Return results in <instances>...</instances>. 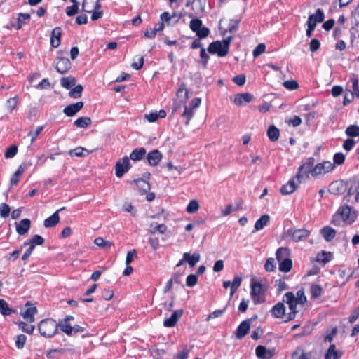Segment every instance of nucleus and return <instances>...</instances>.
Here are the masks:
<instances>
[{"label": "nucleus", "mask_w": 359, "mask_h": 359, "mask_svg": "<svg viewBox=\"0 0 359 359\" xmlns=\"http://www.w3.org/2000/svg\"><path fill=\"white\" fill-rule=\"evenodd\" d=\"M357 218L356 212L349 205L340 206L332 217V224L335 226L350 225Z\"/></svg>", "instance_id": "f257e3e1"}, {"label": "nucleus", "mask_w": 359, "mask_h": 359, "mask_svg": "<svg viewBox=\"0 0 359 359\" xmlns=\"http://www.w3.org/2000/svg\"><path fill=\"white\" fill-rule=\"evenodd\" d=\"M57 327L56 321L51 318L42 320L38 325L41 335L46 338L53 337L57 331Z\"/></svg>", "instance_id": "f03ea898"}, {"label": "nucleus", "mask_w": 359, "mask_h": 359, "mask_svg": "<svg viewBox=\"0 0 359 359\" xmlns=\"http://www.w3.org/2000/svg\"><path fill=\"white\" fill-rule=\"evenodd\" d=\"M315 163L313 157L308 158L305 162L299 168L298 172L295 178L300 183L302 180H306L309 177V174L312 175V170Z\"/></svg>", "instance_id": "7ed1b4c3"}, {"label": "nucleus", "mask_w": 359, "mask_h": 359, "mask_svg": "<svg viewBox=\"0 0 359 359\" xmlns=\"http://www.w3.org/2000/svg\"><path fill=\"white\" fill-rule=\"evenodd\" d=\"M283 302H285L289 306L290 312L286 314L284 322H288L293 320L297 313V306L299 303L294 301V294L292 292H287L283 297Z\"/></svg>", "instance_id": "20e7f679"}, {"label": "nucleus", "mask_w": 359, "mask_h": 359, "mask_svg": "<svg viewBox=\"0 0 359 359\" xmlns=\"http://www.w3.org/2000/svg\"><path fill=\"white\" fill-rule=\"evenodd\" d=\"M310 233V231L306 229H290L287 231V236L294 242L305 241Z\"/></svg>", "instance_id": "39448f33"}, {"label": "nucleus", "mask_w": 359, "mask_h": 359, "mask_svg": "<svg viewBox=\"0 0 359 359\" xmlns=\"http://www.w3.org/2000/svg\"><path fill=\"white\" fill-rule=\"evenodd\" d=\"M131 168L129 158L124 156L119 159L115 165V175L120 178L123 176Z\"/></svg>", "instance_id": "423d86ee"}, {"label": "nucleus", "mask_w": 359, "mask_h": 359, "mask_svg": "<svg viewBox=\"0 0 359 359\" xmlns=\"http://www.w3.org/2000/svg\"><path fill=\"white\" fill-rule=\"evenodd\" d=\"M208 51L211 54H217L220 57L226 56L229 53V50L224 46L221 41L210 43Z\"/></svg>", "instance_id": "0eeeda50"}, {"label": "nucleus", "mask_w": 359, "mask_h": 359, "mask_svg": "<svg viewBox=\"0 0 359 359\" xmlns=\"http://www.w3.org/2000/svg\"><path fill=\"white\" fill-rule=\"evenodd\" d=\"M334 165L330 161H325L316 165L312 170V176L316 177L325 175L334 168Z\"/></svg>", "instance_id": "6e6552de"}, {"label": "nucleus", "mask_w": 359, "mask_h": 359, "mask_svg": "<svg viewBox=\"0 0 359 359\" xmlns=\"http://www.w3.org/2000/svg\"><path fill=\"white\" fill-rule=\"evenodd\" d=\"M53 65L57 72L61 74H65L71 68V62L65 57H57L53 62Z\"/></svg>", "instance_id": "1a4fd4ad"}, {"label": "nucleus", "mask_w": 359, "mask_h": 359, "mask_svg": "<svg viewBox=\"0 0 359 359\" xmlns=\"http://www.w3.org/2000/svg\"><path fill=\"white\" fill-rule=\"evenodd\" d=\"M257 316H255V318H252L250 319H246L241 323V324L238 325L236 330V337L237 339H242L249 332L250 328V323L252 319H256Z\"/></svg>", "instance_id": "9d476101"}, {"label": "nucleus", "mask_w": 359, "mask_h": 359, "mask_svg": "<svg viewBox=\"0 0 359 359\" xmlns=\"http://www.w3.org/2000/svg\"><path fill=\"white\" fill-rule=\"evenodd\" d=\"M262 292V286L260 283L255 282L251 283L250 296L255 304H259L264 301L263 299H261L259 297Z\"/></svg>", "instance_id": "9b49d317"}, {"label": "nucleus", "mask_w": 359, "mask_h": 359, "mask_svg": "<svg viewBox=\"0 0 359 359\" xmlns=\"http://www.w3.org/2000/svg\"><path fill=\"white\" fill-rule=\"evenodd\" d=\"M183 314V310L179 309L175 310L171 315L170 318H165L163 322V325L166 327H174L179 319Z\"/></svg>", "instance_id": "f8f14e48"}, {"label": "nucleus", "mask_w": 359, "mask_h": 359, "mask_svg": "<svg viewBox=\"0 0 359 359\" xmlns=\"http://www.w3.org/2000/svg\"><path fill=\"white\" fill-rule=\"evenodd\" d=\"M100 8V0H83L82 4L83 11L89 13L95 10H99Z\"/></svg>", "instance_id": "ddd939ff"}, {"label": "nucleus", "mask_w": 359, "mask_h": 359, "mask_svg": "<svg viewBox=\"0 0 359 359\" xmlns=\"http://www.w3.org/2000/svg\"><path fill=\"white\" fill-rule=\"evenodd\" d=\"M26 306H27V308L25 312L21 313V315L27 322L33 323L35 320L34 316L37 313V309L35 306H32L29 302L26 304Z\"/></svg>", "instance_id": "4468645a"}, {"label": "nucleus", "mask_w": 359, "mask_h": 359, "mask_svg": "<svg viewBox=\"0 0 359 359\" xmlns=\"http://www.w3.org/2000/svg\"><path fill=\"white\" fill-rule=\"evenodd\" d=\"M273 316L276 318L285 319V306L283 302H278L275 304L271 309Z\"/></svg>", "instance_id": "2eb2a0df"}, {"label": "nucleus", "mask_w": 359, "mask_h": 359, "mask_svg": "<svg viewBox=\"0 0 359 359\" xmlns=\"http://www.w3.org/2000/svg\"><path fill=\"white\" fill-rule=\"evenodd\" d=\"M83 107V102H78L76 103L71 104L67 105L63 109L64 114H65L67 116H73L77 112H79Z\"/></svg>", "instance_id": "dca6fc26"}, {"label": "nucleus", "mask_w": 359, "mask_h": 359, "mask_svg": "<svg viewBox=\"0 0 359 359\" xmlns=\"http://www.w3.org/2000/svg\"><path fill=\"white\" fill-rule=\"evenodd\" d=\"M252 100V95L249 93H238L234 96L233 102L237 106L249 103Z\"/></svg>", "instance_id": "f3484780"}, {"label": "nucleus", "mask_w": 359, "mask_h": 359, "mask_svg": "<svg viewBox=\"0 0 359 359\" xmlns=\"http://www.w3.org/2000/svg\"><path fill=\"white\" fill-rule=\"evenodd\" d=\"M65 208H62L60 210H57L56 212H55L51 216L46 218L44 220V226L46 228H50L53 226H55L56 224H57L60 222V216H59V212L64 210Z\"/></svg>", "instance_id": "a211bd4d"}, {"label": "nucleus", "mask_w": 359, "mask_h": 359, "mask_svg": "<svg viewBox=\"0 0 359 359\" xmlns=\"http://www.w3.org/2000/svg\"><path fill=\"white\" fill-rule=\"evenodd\" d=\"M16 231L19 235L27 233L31 226V222L29 219H23L19 223H15Z\"/></svg>", "instance_id": "6ab92c4d"}, {"label": "nucleus", "mask_w": 359, "mask_h": 359, "mask_svg": "<svg viewBox=\"0 0 359 359\" xmlns=\"http://www.w3.org/2000/svg\"><path fill=\"white\" fill-rule=\"evenodd\" d=\"M147 158L150 165L155 166L161 160L162 154L158 149H154L147 154Z\"/></svg>", "instance_id": "aec40b11"}, {"label": "nucleus", "mask_w": 359, "mask_h": 359, "mask_svg": "<svg viewBox=\"0 0 359 359\" xmlns=\"http://www.w3.org/2000/svg\"><path fill=\"white\" fill-rule=\"evenodd\" d=\"M255 353L257 358L259 359H271L273 355V351L264 346H258L255 349Z\"/></svg>", "instance_id": "412c9836"}, {"label": "nucleus", "mask_w": 359, "mask_h": 359, "mask_svg": "<svg viewBox=\"0 0 359 359\" xmlns=\"http://www.w3.org/2000/svg\"><path fill=\"white\" fill-rule=\"evenodd\" d=\"M291 250L286 247H280L277 249L276 252V257L278 262L283 260L290 259Z\"/></svg>", "instance_id": "4be33fe9"}, {"label": "nucleus", "mask_w": 359, "mask_h": 359, "mask_svg": "<svg viewBox=\"0 0 359 359\" xmlns=\"http://www.w3.org/2000/svg\"><path fill=\"white\" fill-rule=\"evenodd\" d=\"M295 179L296 178L294 177V178L290 180L287 182V183H286L281 187L280 192L282 194H283V195L290 194L296 190L297 185L295 183V181H294Z\"/></svg>", "instance_id": "5701e85b"}, {"label": "nucleus", "mask_w": 359, "mask_h": 359, "mask_svg": "<svg viewBox=\"0 0 359 359\" xmlns=\"http://www.w3.org/2000/svg\"><path fill=\"white\" fill-rule=\"evenodd\" d=\"M342 356V352L336 349L334 344H332L328 348L325 355V359H340Z\"/></svg>", "instance_id": "b1692460"}, {"label": "nucleus", "mask_w": 359, "mask_h": 359, "mask_svg": "<svg viewBox=\"0 0 359 359\" xmlns=\"http://www.w3.org/2000/svg\"><path fill=\"white\" fill-rule=\"evenodd\" d=\"M62 30L60 27H55L53 29L50 38V44L53 47L57 48L60 44Z\"/></svg>", "instance_id": "393cba45"}, {"label": "nucleus", "mask_w": 359, "mask_h": 359, "mask_svg": "<svg viewBox=\"0 0 359 359\" xmlns=\"http://www.w3.org/2000/svg\"><path fill=\"white\" fill-rule=\"evenodd\" d=\"M320 233L327 242L331 241L336 236V231L329 226L321 229Z\"/></svg>", "instance_id": "a878e982"}, {"label": "nucleus", "mask_w": 359, "mask_h": 359, "mask_svg": "<svg viewBox=\"0 0 359 359\" xmlns=\"http://www.w3.org/2000/svg\"><path fill=\"white\" fill-rule=\"evenodd\" d=\"M324 12L320 8H318L314 14L310 15L309 16L307 22H310L311 20V24H313L314 22L316 27V24L318 22H322L324 20Z\"/></svg>", "instance_id": "bb28decb"}, {"label": "nucleus", "mask_w": 359, "mask_h": 359, "mask_svg": "<svg viewBox=\"0 0 359 359\" xmlns=\"http://www.w3.org/2000/svg\"><path fill=\"white\" fill-rule=\"evenodd\" d=\"M200 257L199 253L195 252L192 255L188 252L184 253V260H186L191 267L194 266L199 262Z\"/></svg>", "instance_id": "cd10ccee"}, {"label": "nucleus", "mask_w": 359, "mask_h": 359, "mask_svg": "<svg viewBox=\"0 0 359 359\" xmlns=\"http://www.w3.org/2000/svg\"><path fill=\"white\" fill-rule=\"evenodd\" d=\"M146 155V149L143 147L135 149L130 154V158L134 161L142 159Z\"/></svg>", "instance_id": "c85d7f7f"}, {"label": "nucleus", "mask_w": 359, "mask_h": 359, "mask_svg": "<svg viewBox=\"0 0 359 359\" xmlns=\"http://www.w3.org/2000/svg\"><path fill=\"white\" fill-rule=\"evenodd\" d=\"M270 221V217L268 215H264L258 219L255 224V231H259L264 229Z\"/></svg>", "instance_id": "c756f323"}, {"label": "nucleus", "mask_w": 359, "mask_h": 359, "mask_svg": "<svg viewBox=\"0 0 359 359\" xmlns=\"http://www.w3.org/2000/svg\"><path fill=\"white\" fill-rule=\"evenodd\" d=\"M350 82L352 83L351 88H353V91L351 92L352 98L354 95L359 98V81L357 75L354 74H351Z\"/></svg>", "instance_id": "7c9ffc66"}, {"label": "nucleus", "mask_w": 359, "mask_h": 359, "mask_svg": "<svg viewBox=\"0 0 359 359\" xmlns=\"http://www.w3.org/2000/svg\"><path fill=\"white\" fill-rule=\"evenodd\" d=\"M92 123L90 118L88 116H81L78 118L74 122V126L80 128H85L90 126Z\"/></svg>", "instance_id": "2f4dec72"}, {"label": "nucleus", "mask_w": 359, "mask_h": 359, "mask_svg": "<svg viewBox=\"0 0 359 359\" xmlns=\"http://www.w3.org/2000/svg\"><path fill=\"white\" fill-rule=\"evenodd\" d=\"M90 154L88 151L81 147H76L69 151V154L72 157H85Z\"/></svg>", "instance_id": "473e14b6"}, {"label": "nucleus", "mask_w": 359, "mask_h": 359, "mask_svg": "<svg viewBox=\"0 0 359 359\" xmlns=\"http://www.w3.org/2000/svg\"><path fill=\"white\" fill-rule=\"evenodd\" d=\"M267 135L271 142H276L279 138V130L275 126H271L268 128Z\"/></svg>", "instance_id": "72a5a7b5"}, {"label": "nucleus", "mask_w": 359, "mask_h": 359, "mask_svg": "<svg viewBox=\"0 0 359 359\" xmlns=\"http://www.w3.org/2000/svg\"><path fill=\"white\" fill-rule=\"evenodd\" d=\"M61 86L66 88L70 89L72 87L76 85V79L73 76L62 77L60 80Z\"/></svg>", "instance_id": "f704fd0d"}, {"label": "nucleus", "mask_w": 359, "mask_h": 359, "mask_svg": "<svg viewBox=\"0 0 359 359\" xmlns=\"http://www.w3.org/2000/svg\"><path fill=\"white\" fill-rule=\"evenodd\" d=\"M150 228L149 231L151 234H155L156 233L163 234L167 230V226L163 224H158L156 223H152L150 225Z\"/></svg>", "instance_id": "c9c22d12"}, {"label": "nucleus", "mask_w": 359, "mask_h": 359, "mask_svg": "<svg viewBox=\"0 0 359 359\" xmlns=\"http://www.w3.org/2000/svg\"><path fill=\"white\" fill-rule=\"evenodd\" d=\"M278 264H279L278 269L281 272L287 273V272L290 271V270L292 269V262L291 258L286 259V260L285 259L283 260V261L278 262Z\"/></svg>", "instance_id": "e433bc0d"}, {"label": "nucleus", "mask_w": 359, "mask_h": 359, "mask_svg": "<svg viewBox=\"0 0 359 359\" xmlns=\"http://www.w3.org/2000/svg\"><path fill=\"white\" fill-rule=\"evenodd\" d=\"M311 354L305 353L303 349L298 348L292 355V359H310Z\"/></svg>", "instance_id": "4c0bfd02"}, {"label": "nucleus", "mask_w": 359, "mask_h": 359, "mask_svg": "<svg viewBox=\"0 0 359 359\" xmlns=\"http://www.w3.org/2000/svg\"><path fill=\"white\" fill-rule=\"evenodd\" d=\"M25 170V168L23 165H20L18 170L15 172L11 179V185H16L19 182L20 177L23 174Z\"/></svg>", "instance_id": "58836bf2"}, {"label": "nucleus", "mask_w": 359, "mask_h": 359, "mask_svg": "<svg viewBox=\"0 0 359 359\" xmlns=\"http://www.w3.org/2000/svg\"><path fill=\"white\" fill-rule=\"evenodd\" d=\"M13 312V309L8 306V303L4 299H0V313L3 316H9Z\"/></svg>", "instance_id": "ea45409f"}, {"label": "nucleus", "mask_w": 359, "mask_h": 359, "mask_svg": "<svg viewBox=\"0 0 359 359\" xmlns=\"http://www.w3.org/2000/svg\"><path fill=\"white\" fill-rule=\"evenodd\" d=\"M310 292L311 298L317 299L322 294L323 288L318 285L312 284L310 287Z\"/></svg>", "instance_id": "a19ab883"}, {"label": "nucleus", "mask_w": 359, "mask_h": 359, "mask_svg": "<svg viewBox=\"0 0 359 359\" xmlns=\"http://www.w3.org/2000/svg\"><path fill=\"white\" fill-rule=\"evenodd\" d=\"M344 184L340 182H334L330 184V190L332 194H339L342 193Z\"/></svg>", "instance_id": "79ce46f5"}, {"label": "nucleus", "mask_w": 359, "mask_h": 359, "mask_svg": "<svg viewBox=\"0 0 359 359\" xmlns=\"http://www.w3.org/2000/svg\"><path fill=\"white\" fill-rule=\"evenodd\" d=\"M94 243L96 245L103 249H109L112 245L111 242L104 240L102 237L96 238L94 241Z\"/></svg>", "instance_id": "37998d69"}, {"label": "nucleus", "mask_w": 359, "mask_h": 359, "mask_svg": "<svg viewBox=\"0 0 359 359\" xmlns=\"http://www.w3.org/2000/svg\"><path fill=\"white\" fill-rule=\"evenodd\" d=\"M83 89V86L81 84L76 86L69 92V97L74 99L81 97Z\"/></svg>", "instance_id": "c03bdc74"}, {"label": "nucleus", "mask_w": 359, "mask_h": 359, "mask_svg": "<svg viewBox=\"0 0 359 359\" xmlns=\"http://www.w3.org/2000/svg\"><path fill=\"white\" fill-rule=\"evenodd\" d=\"M345 133L348 137H358L359 136V126L351 125L346 128Z\"/></svg>", "instance_id": "a18cd8bd"}, {"label": "nucleus", "mask_w": 359, "mask_h": 359, "mask_svg": "<svg viewBox=\"0 0 359 359\" xmlns=\"http://www.w3.org/2000/svg\"><path fill=\"white\" fill-rule=\"evenodd\" d=\"M194 109H193L190 107H187V106L184 107V110L182 114V116L187 118V121L185 122V124L187 126H188L189 124V121L194 116Z\"/></svg>", "instance_id": "49530a36"}, {"label": "nucleus", "mask_w": 359, "mask_h": 359, "mask_svg": "<svg viewBox=\"0 0 359 359\" xmlns=\"http://www.w3.org/2000/svg\"><path fill=\"white\" fill-rule=\"evenodd\" d=\"M188 90L185 88V86L182 84L177 90V95L182 99V102H185L188 99Z\"/></svg>", "instance_id": "de8ad7c7"}, {"label": "nucleus", "mask_w": 359, "mask_h": 359, "mask_svg": "<svg viewBox=\"0 0 359 359\" xmlns=\"http://www.w3.org/2000/svg\"><path fill=\"white\" fill-rule=\"evenodd\" d=\"M72 1L74 3V4L71 6L67 7L66 8V13L68 16L74 15L79 10V2H77L76 0H72Z\"/></svg>", "instance_id": "09e8293b"}, {"label": "nucleus", "mask_w": 359, "mask_h": 359, "mask_svg": "<svg viewBox=\"0 0 359 359\" xmlns=\"http://www.w3.org/2000/svg\"><path fill=\"white\" fill-rule=\"evenodd\" d=\"M199 208V203L196 200H191L189 203L186 210L189 213H195Z\"/></svg>", "instance_id": "8fccbe9b"}, {"label": "nucleus", "mask_w": 359, "mask_h": 359, "mask_svg": "<svg viewBox=\"0 0 359 359\" xmlns=\"http://www.w3.org/2000/svg\"><path fill=\"white\" fill-rule=\"evenodd\" d=\"M27 341V337L25 334H19L16 337L15 344L18 349H22Z\"/></svg>", "instance_id": "3c124183"}, {"label": "nucleus", "mask_w": 359, "mask_h": 359, "mask_svg": "<svg viewBox=\"0 0 359 359\" xmlns=\"http://www.w3.org/2000/svg\"><path fill=\"white\" fill-rule=\"evenodd\" d=\"M203 23L202 21L198 18H194L192 19L190 21L189 27L191 31L194 32H196L198 31L199 28L202 26Z\"/></svg>", "instance_id": "603ef678"}, {"label": "nucleus", "mask_w": 359, "mask_h": 359, "mask_svg": "<svg viewBox=\"0 0 359 359\" xmlns=\"http://www.w3.org/2000/svg\"><path fill=\"white\" fill-rule=\"evenodd\" d=\"M11 208L6 203H1L0 205V216L2 218H6L9 216Z\"/></svg>", "instance_id": "864d4df0"}, {"label": "nucleus", "mask_w": 359, "mask_h": 359, "mask_svg": "<svg viewBox=\"0 0 359 359\" xmlns=\"http://www.w3.org/2000/svg\"><path fill=\"white\" fill-rule=\"evenodd\" d=\"M19 327L23 332L27 334H32L35 329L34 325H29L25 322H20L19 323Z\"/></svg>", "instance_id": "5fc2aeb1"}, {"label": "nucleus", "mask_w": 359, "mask_h": 359, "mask_svg": "<svg viewBox=\"0 0 359 359\" xmlns=\"http://www.w3.org/2000/svg\"><path fill=\"white\" fill-rule=\"evenodd\" d=\"M294 301L297 302L299 304H304L306 302V297L303 290H299L297 292L296 296L294 295Z\"/></svg>", "instance_id": "6e6d98bb"}, {"label": "nucleus", "mask_w": 359, "mask_h": 359, "mask_svg": "<svg viewBox=\"0 0 359 359\" xmlns=\"http://www.w3.org/2000/svg\"><path fill=\"white\" fill-rule=\"evenodd\" d=\"M60 329L67 335H70L73 332V327L69 323L62 322L59 324Z\"/></svg>", "instance_id": "4d7b16f0"}, {"label": "nucleus", "mask_w": 359, "mask_h": 359, "mask_svg": "<svg viewBox=\"0 0 359 359\" xmlns=\"http://www.w3.org/2000/svg\"><path fill=\"white\" fill-rule=\"evenodd\" d=\"M43 130V126H40L36 128L35 131H29L27 135H28V137H29L31 138V143H33L35 141V140L36 139L38 135L41 133V131Z\"/></svg>", "instance_id": "13d9d810"}, {"label": "nucleus", "mask_w": 359, "mask_h": 359, "mask_svg": "<svg viewBox=\"0 0 359 359\" xmlns=\"http://www.w3.org/2000/svg\"><path fill=\"white\" fill-rule=\"evenodd\" d=\"M264 269L267 271H273L276 269L275 259L272 257L269 258L264 264Z\"/></svg>", "instance_id": "bf43d9fd"}, {"label": "nucleus", "mask_w": 359, "mask_h": 359, "mask_svg": "<svg viewBox=\"0 0 359 359\" xmlns=\"http://www.w3.org/2000/svg\"><path fill=\"white\" fill-rule=\"evenodd\" d=\"M18 152V147L15 145H12L8 147L5 152V157L6 158H11L14 157Z\"/></svg>", "instance_id": "052dcab7"}, {"label": "nucleus", "mask_w": 359, "mask_h": 359, "mask_svg": "<svg viewBox=\"0 0 359 359\" xmlns=\"http://www.w3.org/2000/svg\"><path fill=\"white\" fill-rule=\"evenodd\" d=\"M198 281V277L195 274H190L187 277L186 285L188 287H194L196 285Z\"/></svg>", "instance_id": "680f3d73"}, {"label": "nucleus", "mask_w": 359, "mask_h": 359, "mask_svg": "<svg viewBox=\"0 0 359 359\" xmlns=\"http://www.w3.org/2000/svg\"><path fill=\"white\" fill-rule=\"evenodd\" d=\"M283 85L288 90H295L299 87L298 83L294 80L285 81L283 82Z\"/></svg>", "instance_id": "e2e57ef3"}, {"label": "nucleus", "mask_w": 359, "mask_h": 359, "mask_svg": "<svg viewBox=\"0 0 359 359\" xmlns=\"http://www.w3.org/2000/svg\"><path fill=\"white\" fill-rule=\"evenodd\" d=\"M355 144V141L354 140H353V139L348 138V139H346L344 142L343 148L345 150L349 151H351L353 148Z\"/></svg>", "instance_id": "0e129e2a"}, {"label": "nucleus", "mask_w": 359, "mask_h": 359, "mask_svg": "<svg viewBox=\"0 0 359 359\" xmlns=\"http://www.w3.org/2000/svg\"><path fill=\"white\" fill-rule=\"evenodd\" d=\"M195 33L199 38H205L209 35L210 30L208 28L201 26Z\"/></svg>", "instance_id": "69168bd1"}, {"label": "nucleus", "mask_w": 359, "mask_h": 359, "mask_svg": "<svg viewBox=\"0 0 359 359\" xmlns=\"http://www.w3.org/2000/svg\"><path fill=\"white\" fill-rule=\"evenodd\" d=\"M266 49L265 44L264 43H259L253 50V56L255 57H258L263 53H264Z\"/></svg>", "instance_id": "338daca9"}, {"label": "nucleus", "mask_w": 359, "mask_h": 359, "mask_svg": "<svg viewBox=\"0 0 359 359\" xmlns=\"http://www.w3.org/2000/svg\"><path fill=\"white\" fill-rule=\"evenodd\" d=\"M29 241L32 242L35 245H41L44 243L45 240L42 236L39 235H34L29 240Z\"/></svg>", "instance_id": "774afa93"}]
</instances>
